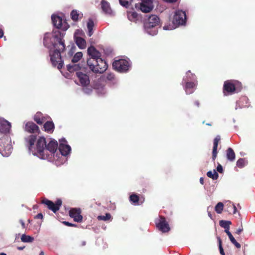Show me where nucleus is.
<instances>
[{
  "label": "nucleus",
  "instance_id": "obj_49",
  "mask_svg": "<svg viewBox=\"0 0 255 255\" xmlns=\"http://www.w3.org/2000/svg\"><path fill=\"white\" fill-rule=\"evenodd\" d=\"M163 0L165 2L172 3V2H176L177 0Z\"/></svg>",
  "mask_w": 255,
  "mask_h": 255
},
{
  "label": "nucleus",
  "instance_id": "obj_1",
  "mask_svg": "<svg viewBox=\"0 0 255 255\" xmlns=\"http://www.w3.org/2000/svg\"><path fill=\"white\" fill-rule=\"evenodd\" d=\"M36 139V136L34 135H30L25 138L29 152L40 159L54 162L57 166L63 164L66 161V156L70 154L71 148L64 138L59 139L58 150L57 141L54 139H51L46 144L45 138L41 137L37 140L35 146Z\"/></svg>",
  "mask_w": 255,
  "mask_h": 255
},
{
  "label": "nucleus",
  "instance_id": "obj_19",
  "mask_svg": "<svg viewBox=\"0 0 255 255\" xmlns=\"http://www.w3.org/2000/svg\"><path fill=\"white\" fill-rule=\"evenodd\" d=\"M101 4L102 9L105 13L109 15L112 14L113 11L111 8L109 3L105 0H102L101 1Z\"/></svg>",
  "mask_w": 255,
  "mask_h": 255
},
{
  "label": "nucleus",
  "instance_id": "obj_16",
  "mask_svg": "<svg viewBox=\"0 0 255 255\" xmlns=\"http://www.w3.org/2000/svg\"><path fill=\"white\" fill-rule=\"evenodd\" d=\"M69 216L73 218L75 221L77 222H81L83 219L82 215H81V210L80 209H71L69 211Z\"/></svg>",
  "mask_w": 255,
  "mask_h": 255
},
{
  "label": "nucleus",
  "instance_id": "obj_36",
  "mask_svg": "<svg viewBox=\"0 0 255 255\" xmlns=\"http://www.w3.org/2000/svg\"><path fill=\"white\" fill-rule=\"evenodd\" d=\"M224 205L222 202H219L215 206V210L218 214H221L223 210Z\"/></svg>",
  "mask_w": 255,
  "mask_h": 255
},
{
  "label": "nucleus",
  "instance_id": "obj_15",
  "mask_svg": "<svg viewBox=\"0 0 255 255\" xmlns=\"http://www.w3.org/2000/svg\"><path fill=\"white\" fill-rule=\"evenodd\" d=\"M156 225L158 229L163 233H166L170 230V227L164 218L160 217L156 221Z\"/></svg>",
  "mask_w": 255,
  "mask_h": 255
},
{
  "label": "nucleus",
  "instance_id": "obj_7",
  "mask_svg": "<svg viewBox=\"0 0 255 255\" xmlns=\"http://www.w3.org/2000/svg\"><path fill=\"white\" fill-rule=\"evenodd\" d=\"M64 49H59V47L49 49V56L53 66L60 69L63 66V61L61 56V52Z\"/></svg>",
  "mask_w": 255,
  "mask_h": 255
},
{
  "label": "nucleus",
  "instance_id": "obj_39",
  "mask_svg": "<svg viewBox=\"0 0 255 255\" xmlns=\"http://www.w3.org/2000/svg\"><path fill=\"white\" fill-rule=\"evenodd\" d=\"M119 1L122 5L127 7L131 4L132 0H119Z\"/></svg>",
  "mask_w": 255,
  "mask_h": 255
},
{
  "label": "nucleus",
  "instance_id": "obj_53",
  "mask_svg": "<svg viewBox=\"0 0 255 255\" xmlns=\"http://www.w3.org/2000/svg\"><path fill=\"white\" fill-rule=\"evenodd\" d=\"M200 182L201 184H204V179L203 177H201L200 178Z\"/></svg>",
  "mask_w": 255,
  "mask_h": 255
},
{
  "label": "nucleus",
  "instance_id": "obj_38",
  "mask_svg": "<svg viewBox=\"0 0 255 255\" xmlns=\"http://www.w3.org/2000/svg\"><path fill=\"white\" fill-rule=\"evenodd\" d=\"M111 215L109 213H106L105 215H101L98 217L99 220L107 221L110 219Z\"/></svg>",
  "mask_w": 255,
  "mask_h": 255
},
{
  "label": "nucleus",
  "instance_id": "obj_22",
  "mask_svg": "<svg viewBox=\"0 0 255 255\" xmlns=\"http://www.w3.org/2000/svg\"><path fill=\"white\" fill-rule=\"evenodd\" d=\"M127 16L129 20L132 22H136L138 19V15L135 11H127Z\"/></svg>",
  "mask_w": 255,
  "mask_h": 255
},
{
  "label": "nucleus",
  "instance_id": "obj_4",
  "mask_svg": "<svg viewBox=\"0 0 255 255\" xmlns=\"http://www.w3.org/2000/svg\"><path fill=\"white\" fill-rule=\"evenodd\" d=\"M159 22V18L157 15L149 16L144 24L145 32L150 35H156L158 33V26Z\"/></svg>",
  "mask_w": 255,
  "mask_h": 255
},
{
  "label": "nucleus",
  "instance_id": "obj_59",
  "mask_svg": "<svg viewBox=\"0 0 255 255\" xmlns=\"http://www.w3.org/2000/svg\"><path fill=\"white\" fill-rule=\"evenodd\" d=\"M19 235H20V234H16V239L17 238H18V237Z\"/></svg>",
  "mask_w": 255,
  "mask_h": 255
},
{
  "label": "nucleus",
  "instance_id": "obj_9",
  "mask_svg": "<svg viewBox=\"0 0 255 255\" xmlns=\"http://www.w3.org/2000/svg\"><path fill=\"white\" fill-rule=\"evenodd\" d=\"M113 66L118 72H126L128 70L130 64L126 59H119L115 60L113 63Z\"/></svg>",
  "mask_w": 255,
  "mask_h": 255
},
{
  "label": "nucleus",
  "instance_id": "obj_56",
  "mask_svg": "<svg viewBox=\"0 0 255 255\" xmlns=\"http://www.w3.org/2000/svg\"><path fill=\"white\" fill-rule=\"evenodd\" d=\"M39 255H44V253L43 251H41L40 254H39Z\"/></svg>",
  "mask_w": 255,
  "mask_h": 255
},
{
  "label": "nucleus",
  "instance_id": "obj_48",
  "mask_svg": "<svg viewBox=\"0 0 255 255\" xmlns=\"http://www.w3.org/2000/svg\"><path fill=\"white\" fill-rule=\"evenodd\" d=\"M210 208V207H208L207 208V211L208 212V216L210 218H212V214H211L210 212H209V209ZM212 208V207H211Z\"/></svg>",
  "mask_w": 255,
  "mask_h": 255
},
{
  "label": "nucleus",
  "instance_id": "obj_46",
  "mask_svg": "<svg viewBox=\"0 0 255 255\" xmlns=\"http://www.w3.org/2000/svg\"><path fill=\"white\" fill-rule=\"evenodd\" d=\"M35 218L42 219L43 218V215L41 213H39L35 216Z\"/></svg>",
  "mask_w": 255,
  "mask_h": 255
},
{
  "label": "nucleus",
  "instance_id": "obj_60",
  "mask_svg": "<svg viewBox=\"0 0 255 255\" xmlns=\"http://www.w3.org/2000/svg\"><path fill=\"white\" fill-rule=\"evenodd\" d=\"M206 125H208V126H211V125L210 124H209V123H207V124H206Z\"/></svg>",
  "mask_w": 255,
  "mask_h": 255
},
{
  "label": "nucleus",
  "instance_id": "obj_40",
  "mask_svg": "<svg viewBox=\"0 0 255 255\" xmlns=\"http://www.w3.org/2000/svg\"><path fill=\"white\" fill-rule=\"evenodd\" d=\"M225 204H226L227 206H229L230 207L232 206H233V213L234 214L236 213L237 208H236V207L235 206V205L234 204H232V203L230 201H226L225 202Z\"/></svg>",
  "mask_w": 255,
  "mask_h": 255
},
{
  "label": "nucleus",
  "instance_id": "obj_35",
  "mask_svg": "<svg viewBox=\"0 0 255 255\" xmlns=\"http://www.w3.org/2000/svg\"><path fill=\"white\" fill-rule=\"evenodd\" d=\"M95 89H96L97 90V92L99 95H104L106 93L105 89L104 88V87H103L102 86H97L95 85Z\"/></svg>",
  "mask_w": 255,
  "mask_h": 255
},
{
  "label": "nucleus",
  "instance_id": "obj_31",
  "mask_svg": "<svg viewBox=\"0 0 255 255\" xmlns=\"http://www.w3.org/2000/svg\"><path fill=\"white\" fill-rule=\"evenodd\" d=\"M207 175L213 180H216L219 177V175L215 170L208 171L207 173Z\"/></svg>",
  "mask_w": 255,
  "mask_h": 255
},
{
  "label": "nucleus",
  "instance_id": "obj_44",
  "mask_svg": "<svg viewBox=\"0 0 255 255\" xmlns=\"http://www.w3.org/2000/svg\"><path fill=\"white\" fill-rule=\"evenodd\" d=\"M217 170L220 173H222L223 172V167L221 164H218V165L217 167Z\"/></svg>",
  "mask_w": 255,
  "mask_h": 255
},
{
  "label": "nucleus",
  "instance_id": "obj_34",
  "mask_svg": "<svg viewBox=\"0 0 255 255\" xmlns=\"http://www.w3.org/2000/svg\"><path fill=\"white\" fill-rule=\"evenodd\" d=\"M67 68L68 71L71 73L74 71L78 70L80 68V67L77 64H74L72 65L69 64L67 66Z\"/></svg>",
  "mask_w": 255,
  "mask_h": 255
},
{
  "label": "nucleus",
  "instance_id": "obj_45",
  "mask_svg": "<svg viewBox=\"0 0 255 255\" xmlns=\"http://www.w3.org/2000/svg\"><path fill=\"white\" fill-rule=\"evenodd\" d=\"M243 227L241 226L240 228H239L236 231V234L240 235L241 233L243 231Z\"/></svg>",
  "mask_w": 255,
  "mask_h": 255
},
{
  "label": "nucleus",
  "instance_id": "obj_5",
  "mask_svg": "<svg viewBox=\"0 0 255 255\" xmlns=\"http://www.w3.org/2000/svg\"><path fill=\"white\" fill-rule=\"evenodd\" d=\"M185 82L186 85L184 87V90L187 94H190L194 92L195 87L197 85V80L195 75L192 74L190 71H188L186 76L183 79L182 83Z\"/></svg>",
  "mask_w": 255,
  "mask_h": 255
},
{
  "label": "nucleus",
  "instance_id": "obj_20",
  "mask_svg": "<svg viewBox=\"0 0 255 255\" xmlns=\"http://www.w3.org/2000/svg\"><path fill=\"white\" fill-rule=\"evenodd\" d=\"M25 130L29 132H35L38 130V127L33 122H28L25 124Z\"/></svg>",
  "mask_w": 255,
  "mask_h": 255
},
{
  "label": "nucleus",
  "instance_id": "obj_32",
  "mask_svg": "<svg viewBox=\"0 0 255 255\" xmlns=\"http://www.w3.org/2000/svg\"><path fill=\"white\" fill-rule=\"evenodd\" d=\"M247 161L244 158H240L237 161V166L240 168H243L247 164Z\"/></svg>",
  "mask_w": 255,
  "mask_h": 255
},
{
  "label": "nucleus",
  "instance_id": "obj_24",
  "mask_svg": "<svg viewBox=\"0 0 255 255\" xmlns=\"http://www.w3.org/2000/svg\"><path fill=\"white\" fill-rule=\"evenodd\" d=\"M54 128V125L52 122H46L44 125L45 130L49 133L53 132Z\"/></svg>",
  "mask_w": 255,
  "mask_h": 255
},
{
  "label": "nucleus",
  "instance_id": "obj_25",
  "mask_svg": "<svg viewBox=\"0 0 255 255\" xmlns=\"http://www.w3.org/2000/svg\"><path fill=\"white\" fill-rule=\"evenodd\" d=\"M94 21L92 19H89L87 22V26L88 30V35L90 37L93 34V28L94 27Z\"/></svg>",
  "mask_w": 255,
  "mask_h": 255
},
{
  "label": "nucleus",
  "instance_id": "obj_43",
  "mask_svg": "<svg viewBox=\"0 0 255 255\" xmlns=\"http://www.w3.org/2000/svg\"><path fill=\"white\" fill-rule=\"evenodd\" d=\"M83 90L87 94H90L92 92V89L88 87L83 88Z\"/></svg>",
  "mask_w": 255,
  "mask_h": 255
},
{
  "label": "nucleus",
  "instance_id": "obj_2",
  "mask_svg": "<svg viewBox=\"0 0 255 255\" xmlns=\"http://www.w3.org/2000/svg\"><path fill=\"white\" fill-rule=\"evenodd\" d=\"M87 52L89 58L87 63L89 68L96 73H102L105 72L108 68V65L101 58V53L93 46L89 47Z\"/></svg>",
  "mask_w": 255,
  "mask_h": 255
},
{
  "label": "nucleus",
  "instance_id": "obj_10",
  "mask_svg": "<svg viewBox=\"0 0 255 255\" xmlns=\"http://www.w3.org/2000/svg\"><path fill=\"white\" fill-rule=\"evenodd\" d=\"M186 20V15L185 12L181 10H178L176 11L174 15L173 24L175 26L183 25L185 23Z\"/></svg>",
  "mask_w": 255,
  "mask_h": 255
},
{
  "label": "nucleus",
  "instance_id": "obj_41",
  "mask_svg": "<svg viewBox=\"0 0 255 255\" xmlns=\"http://www.w3.org/2000/svg\"><path fill=\"white\" fill-rule=\"evenodd\" d=\"M177 26H175L174 24L173 25H165L163 27V29L165 30H170L174 29Z\"/></svg>",
  "mask_w": 255,
  "mask_h": 255
},
{
  "label": "nucleus",
  "instance_id": "obj_55",
  "mask_svg": "<svg viewBox=\"0 0 255 255\" xmlns=\"http://www.w3.org/2000/svg\"><path fill=\"white\" fill-rule=\"evenodd\" d=\"M24 248V247H18L17 249L19 250H22Z\"/></svg>",
  "mask_w": 255,
  "mask_h": 255
},
{
  "label": "nucleus",
  "instance_id": "obj_26",
  "mask_svg": "<svg viewBox=\"0 0 255 255\" xmlns=\"http://www.w3.org/2000/svg\"><path fill=\"white\" fill-rule=\"evenodd\" d=\"M227 158L231 161H233L235 159V153L233 149L230 147L227 150Z\"/></svg>",
  "mask_w": 255,
  "mask_h": 255
},
{
  "label": "nucleus",
  "instance_id": "obj_12",
  "mask_svg": "<svg viewBox=\"0 0 255 255\" xmlns=\"http://www.w3.org/2000/svg\"><path fill=\"white\" fill-rule=\"evenodd\" d=\"M51 19L54 26L58 29L66 31L69 28L68 23L59 16L53 15L51 16Z\"/></svg>",
  "mask_w": 255,
  "mask_h": 255
},
{
  "label": "nucleus",
  "instance_id": "obj_8",
  "mask_svg": "<svg viewBox=\"0 0 255 255\" xmlns=\"http://www.w3.org/2000/svg\"><path fill=\"white\" fill-rule=\"evenodd\" d=\"M242 87L241 83L237 81L230 80L225 82L224 93L225 95L239 92Z\"/></svg>",
  "mask_w": 255,
  "mask_h": 255
},
{
  "label": "nucleus",
  "instance_id": "obj_58",
  "mask_svg": "<svg viewBox=\"0 0 255 255\" xmlns=\"http://www.w3.org/2000/svg\"><path fill=\"white\" fill-rule=\"evenodd\" d=\"M0 255H7L5 253H0Z\"/></svg>",
  "mask_w": 255,
  "mask_h": 255
},
{
  "label": "nucleus",
  "instance_id": "obj_33",
  "mask_svg": "<svg viewBox=\"0 0 255 255\" xmlns=\"http://www.w3.org/2000/svg\"><path fill=\"white\" fill-rule=\"evenodd\" d=\"M83 54L81 52H77L74 56H73L72 61L73 63H76L80 60V59L82 57Z\"/></svg>",
  "mask_w": 255,
  "mask_h": 255
},
{
  "label": "nucleus",
  "instance_id": "obj_54",
  "mask_svg": "<svg viewBox=\"0 0 255 255\" xmlns=\"http://www.w3.org/2000/svg\"><path fill=\"white\" fill-rule=\"evenodd\" d=\"M195 105H196L197 107L199 106V102L198 101H196L195 102Z\"/></svg>",
  "mask_w": 255,
  "mask_h": 255
},
{
  "label": "nucleus",
  "instance_id": "obj_37",
  "mask_svg": "<svg viewBox=\"0 0 255 255\" xmlns=\"http://www.w3.org/2000/svg\"><path fill=\"white\" fill-rule=\"evenodd\" d=\"M129 199H130V202H131L132 203H133L134 204H138V201H139V197L137 195H136L135 194H132L130 196Z\"/></svg>",
  "mask_w": 255,
  "mask_h": 255
},
{
  "label": "nucleus",
  "instance_id": "obj_6",
  "mask_svg": "<svg viewBox=\"0 0 255 255\" xmlns=\"http://www.w3.org/2000/svg\"><path fill=\"white\" fill-rule=\"evenodd\" d=\"M12 151L11 138L5 135L0 138V153L5 157L10 155Z\"/></svg>",
  "mask_w": 255,
  "mask_h": 255
},
{
  "label": "nucleus",
  "instance_id": "obj_14",
  "mask_svg": "<svg viewBox=\"0 0 255 255\" xmlns=\"http://www.w3.org/2000/svg\"><path fill=\"white\" fill-rule=\"evenodd\" d=\"M83 34L84 33L81 30H77L74 33L75 42L78 47L80 49H85L86 47V42L85 40L78 36V35H83Z\"/></svg>",
  "mask_w": 255,
  "mask_h": 255
},
{
  "label": "nucleus",
  "instance_id": "obj_28",
  "mask_svg": "<svg viewBox=\"0 0 255 255\" xmlns=\"http://www.w3.org/2000/svg\"><path fill=\"white\" fill-rule=\"evenodd\" d=\"M81 15L82 16V14L76 10H73L71 12V18L75 21L78 20L79 17L81 16Z\"/></svg>",
  "mask_w": 255,
  "mask_h": 255
},
{
  "label": "nucleus",
  "instance_id": "obj_13",
  "mask_svg": "<svg viewBox=\"0 0 255 255\" xmlns=\"http://www.w3.org/2000/svg\"><path fill=\"white\" fill-rule=\"evenodd\" d=\"M42 203L47 205L49 209L52 211L54 213H55L60 209L62 204V201L61 199H58L56 201V203H54L53 202L48 199H44L42 200Z\"/></svg>",
  "mask_w": 255,
  "mask_h": 255
},
{
  "label": "nucleus",
  "instance_id": "obj_42",
  "mask_svg": "<svg viewBox=\"0 0 255 255\" xmlns=\"http://www.w3.org/2000/svg\"><path fill=\"white\" fill-rule=\"evenodd\" d=\"M218 240H219V242L220 253L221 254V255H225V253L224 252V250H223V248L222 247L221 240V239L219 238H218Z\"/></svg>",
  "mask_w": 255,
  "mask_h": 255
},
{
  "label": "nucleus",
  "instance_id": "obj_29",
  "mask_svg": "<svg viewBox=\"0 0 255 255\" xmlns=\"http://www.w3.org/2000/svg\"><path fill=\"white\" fill-rule=\"evenodd\" d=\"M21 241L23 243H32L34 241V238L30 236L22 234L21 236Z\"/></svg>",
  "mask_w": 255,
  "mask_h": 255
},
{
  "label": "nucleus",
  "instance_id": "obj_3",
  "mask_svg": "<svg viewBox=\"0 0 255 255\" xmlns=\"http://www.w3.org/2000/svg\"><path fill=\"white\" fill-rule=\"evenodd\" d=\"M64 33L59 30L47 32L44 35L43 38L44 45L49 49H53L59 47V49H64L65 45L63 38Z\"/></svg>",
  "mask_w": 255,
  "mask_h": 255
},
{
  "label": "nucleus",
  "instance_id": "obj_47",
  "mask_svg": "<svg viewBox=\"0 0 255 255\" xmlns=\"http://www.w3.org/2000/svg\"><path fill=\"white\" fill-rule=\"evenodd\" d=\"M63 223H64L65 225H67V226H75V225H74V224H71V223H69V222H66V221L63 222Z\"/></svg>",
  "mask_w": 255,
  "mask_h": 255
},
{
  "label": "nucleus",
  "instance_id": "obj_57",
  "mask_svg": "<svg viewBox=\"0 0 255 255\" xmlns=\"http://www.w3.org/2000/svg\"><path fill=\"white\" fill-rule=\"evenodd\" d=\"M86 245V242L85 241L83 242L82 243V246H85Z\"/></svg>",
  "mask_w": 255,
  "mask_h": 255
},
{
  "label": "nucleus",
  "instance_id": "obj_27",
  "mask_svg": "<svg viewBox=\"0 0 255 255\" xmlns=\"http://www.w3.org/2000/svg\"><path fill=\"white\" fill-rule=\"evenodd\" d=\"M231 242L238 249L241 248V245L238 243L229 231H225Z\"/></svg>",
  "mask_w": 255,
  "mask_h": 255
},
{
  "label": "nucleus",
  "instance_id": "obj_52",
  "mask_svg": "<svg viewBox=\"0 0 255 255\" xmlns=\"http://www.w3.org/2000/svg\"><path fill=\"white\" fill-rule=\"evenodd\" d=\"M3 35V32L1 29L0 28V38H1Z\"/></svg>",
  "mask_w": 255,
  "mask_h": 255
},
{
  "label": "nucleus",
  "instance_id": "obj_30",
  "mask_svg": "<svg viewBox=\"0 0 255 255\" xmlns=\"http://www.w3.org/2000/svg\"><path fill=\"white\" fill-rule=\"evenodd\" d=\"M231 224V222L229 221L221 220L220 221V225L222 228L225 229V231H229L230 225Z\"/></svg>",
  "mask_w": 255,
  "mask_h": 255
},
{
  "label": "nucleus",
  "instance_id": "obj_23",
  "mask_svg": "<svg viewBox=\"0 0 255 255\" xmlns=\"http://www.w3.org/2000/svg\"><path fill=\"white\" fill-rule=\"evenodd\" d=\"M34 121L39 125L42 124L45 122V119L40 112H37L34 116Z\"/></svg>",
  "mask_w": 255,
  "mask_h": 255
},
{
  "label": "nucleus",
  "instance_id": "obj_18",
  "mask_svg": "<svg viewBox=\"0 0 255 255\" xmlns=\"http://www.w3.org/2000/svg\"><path fill=\"white\" fill-rule=\"evenodd\" d=\"M76 75L82 86H85L89 83V77L86 74L77 72Z\"/></svg>",
  "mask_w": 255,
  "mask_h": 255
},
{
  "label": "nucleus",
  "instance_id": "obj_17",
  "mask_svg": "<svg viewBox=\"0 0 255 255\" xmlns=\"http://www.w3.org/2000/svg\"><path fill=\"white\" fill-rule=\"evenodd\" d=\"M11 128V124L7 121L0 118V132L1 133L8 132Z\"/></svg>",
  "mask_w": 255,
  "mask_h": 255
},
{
  "label": "nucleus",
  "instance_id": "obj_11",
  "mask_svg": "<svg viewBox=\"0 0 255 255\" xmlns=\"http://www.w3.org/2000/svg\"><path fill=\"white\" fill-rule=\"evenodd\" d=\"M153 0H141L140 3H136L135 6L140 9L143 12L147 13L151 11L153 8Z\"/></svg>",
  "mask_w": 255,
  "mask_h": 255
},
{
  "label": "nucleus",
  "instance_id": "obj_21",
  "mask_svg": "<svg viewBox=\"0 0 255 255\" xmlns=\"http://www.w3.org/2000/svg\"><path fill=\"white\" fill-rule=\"evenodd\" d=\"M220 140V136L219 135L216 136L214 140V145L213 149V160H214L217 157V147L218 145L219 141Z\"/></svg>",
  "mask_w": 255,
  "mask_h": 255
},
{
  "label": "nucleus",
  "instance_id": "obj_51",
  "mask_svg": "<svg viewBox=\"0 0 255 255\" xmlns=\"http://www.w3.org/2000/svg\"><path fill=\"white\" fill-rule=\"evenodd\" d=\"M114 78V76L112 74H110L108 77L107 79L109 80H112Z\"/></svg>",
  "mask_w": 255,
  "mask_h": 255
},
{
  "label": "nucleus",
  "instance_id": "obj_50",
  "mask_svg": "<svg viewBox=\"0 0 255 255\" xmlns=\"http://www.w3.org/2000/svg\"><path fill=\"white\" fill-rule=\"evenodd\" d=\"M19 222H20V224H21V226H22V228H25V223H24V222H23V221H22V220H20L19 221Z\"/></svg>",
  "mask_w": 255,
  "mask_h": 255
}]
</instances>
